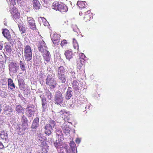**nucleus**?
Wrapping results in <instances>:
<instances>
[{"instance_id": "33", "label": "nucleus", "mask_w": 153, "mask_h": 153, "mask_svg": "<svg viewBox=\"0 0 153 153\" xmlns=\"http://www.w3.org/2000/svg\"><path fill=\"white\" fill-rule=\"evenodd\" d=\"M44 36H42L40 35H39V47L40 46L41 44V43L42 42H44Z\"/></svg>"}, {"instance_id": "14", "label": "nucleus", "mask_w": 153, "mask_h": 153, "mask_svg": "<svg viewBox=\"0 0 153 153\" xmlns=\"http://www.w3.org/2000/svg\"><path fill=\"white\" fill-rule=\"evenodd\" d=\"M58 115L60 117L65 120L67 119L69 115V113L65 110H62L58 113Z\"/></svg>"}, {"instance_id": "18", "label": "nucleus", "mask_w": 153, "mask_h": 153, "mask_svg": "<svg viewBox=\"0 0 153 153\" xmlns=\"http://www.w3.org/2000/svg\"><path fill=\"white\" fill-rule=\"evenodd\" d=\"M72 94V90L71 87H69L67 89L65 96L66 100H69L71 97Z\"/></svg>"}, {"instance_id": "24", "label": "nucleus", "mask_w": 153, "mask_h": 153, "mask_svg": "<svg viewBox=\"0 0 153 153\" xmlns=\"http://www.w3.org/2000/svg\"><path fill=\"white\" fill-rule=\"evenodd\" d=\"M68 10L67 7L65 4L61 3L58 10L62 13H64L66 12Z\"/></svg>"}, {"instance_id": "35", "label": "nucleus", "mask_w": 153, "mask_h": 153, "mask_svg": "<svg viewBox=\"0 0 153 153\" xmlns=\"http://www.w3.org/2000/svg\"><path fill=\"white\" fill-rule=\"evenodd\" d=\"M19 4L22 7L24 8L25 7L26 5V2L25 1H22L20 3H19Z\"/></svg>"}, {"instance_id": "25", "label": "nucleus", "mask_w": 153, "mask_h": 153, "mask_svg": "<svg viewBox=\"0 0 153 153\" xmlns=\"http://www.w3.org/2000/svg\"><path fill=\"white\" fill-rule=\"evenodd\" d=\"M73 54L72 51L69 50L66 51L65 53L66 59L69 60L72 58Z\"/></svg>"}, {"instance_id": "42", "label": "nucleus", "mask_w": 153, "mask_h": 153, "mask_svg": "<svg viewBox=\"0 0 153 153\" xmlns=\"http://www.w3.org/2000/svg\"><path fill=\"white\" fill-rule=\"evenodd\" d=\"M3 44L2 42H0V56H2V54L4 53L1 51L2 50L3 47Z\"/></svg>"}, {"instance_id": "8", "label": "nucleus", "mask_w": 153, "mask_h": 153, "mask_svg": "<svg viewBox=\"0 0 153 153\" xmlns=\"http://www.w3.org/2000/svg\"><path fill=\"white\" fill-rule=\"evenodd\" d=\"M36 108L34 106L29 104L27 105V107L26 108V115L30 118L33 117L34 115L35 111Z\"/></svg>"}, {"instance_id": "12", "label": "nucleus", "mask_w": 153, "mask_h": 153, "mask_svg": "<svg viewBox=\"0 0 153 153\" xmlns=\"http://www.w3.org/2000/svg\"><path fill=\"white\" fill-rule=\"evenodd\" d=\"M81 84L76 80H74L72 83V87L76 91L81 90L82 89Z\"/></svg>"}, {"instance_id": "5", "label": "nucleus", "mask_w": 153, "mask_h": 153, "mask_svg": "<svg viewBox=\"0 0 153 153\" xmlns=\"http://www.w3.org/2000/svg\"><path fill=\"white\" fill-rule=\"evenodd\" d=\"M32 52L30 47L26 45L24 48V56L26 61L28 62L32 59Z\"/></svg>"}, {"instance_id": "3", "label": "nucleus", "mask_w": 153, "mask_h": 153, "mask_svg": "<svg viewBox=\"0 0 153 153\" xmlns=\"http://www.w3.org/2000/svg\"><path fill=\"white\" fill-rule=\"evenodd\" d=\"M67 73L65 69L63 66H61L58 68L57 75L58 79L62 83H65L67 80V77L65 75Z\"/></svg>"}, {"instance_id": "47", "label": "nucleus", "mask_w": 153, "mask_h": 153, "mask_svg": "<svg viewBox=\"0 0 153 153\" xmlns=\"http://www.w3.org/2000/svg\"><path fill=\"white\" fill-rule=\"evenodd\" d=\"M4 146L3 143L0 142V149H3Z\"/></svg>"}, {"instance_id": "1", "label": "nucleus", "mask_w": 153, "mask_h": 153, "mask_svg": "<svg viewBox=\"0 0 153 153\" xmlns=\"http://www.w3.org/2000/svg\"><path fill=\"white\" fill-rule=\"evenodd\" d=\"M39 50L42 53V56L44 61L48 62L51 60V55L49 51L47 50V47L45 42L42 41Z\"/></svg>"}, {"instance_id": "19", "label": "nucleus", "mask_w": 153, "mask_h": 153, "mask_svg": "<svg viewBox=\"0 0 153 153\" xmlns=\"http://www.w3.org/2000/svg\"><path fill=\"white\" fill-rule=\"evenodd\" d=\"M24 109L20 105H17L16 107V111L19 115L23 114Z\"/></svg>"}, {"instance_id": "52", "label": "nucleus", "mask_w": 153, "mask_h": 153, "mask_svg": "<svg viewBox=\"0 0 153 153\" xmlns=\"http://www.w3.org/2000/svg\"><path fill=\"white\" fill-rule=\"evenodd\" d=\"M4 140H5V141L4 142V145L7 147L8 146V144H7L9 141V140L8 139V141H7L6 139Z\"/></svg>"}, {"instance_id": "26", "label": "nucleus", "mask_w": 153, "mask_h": 153, "mask_svg": "<svg viewBox=\"0 0 153 153\" xmlns=\"http://www.w3.org/2000/svg\"><path fill=\"white\" fill-rule=\"evenodd\" d=\"M61 3V2L56 1L54 2L52 4V8L56 10H58Z\"/></svg>"}, {"instance_id": "39", "label": "nucleus", "mask_w": 153, "mask_h": 153, "mask_svg": "<svg viewBox=\"0 0 153 153\" xmlns=\"http://www.w3.org/2000/svg\"><path fill=\"white\" fill-rule=\"evenodd\" d=\"M15 1V0H9L10 4V9H11L12 7H15L14 5L16 4Z\"/></svg>"}, {"instance_id": "9", "label": "nucleus", "mask_w": 153, "mask_h": 153, "mask_svg": "<svg viewBox=\"0 0 153 153\" xmlns=\"http://www.w3.org/2000/svg\"><path fill=\"white\" fill-rule=\"evenodd\" d=\"M45 139V137H42L40 135V137H39V140L41 141V143L40 146L43 152L45 153L47 152L48 149V146L46 143Z\"/></svg>"}, {"instance_id": "46", "label": "nucleus", "mask_w": 153, "mask_h": 153, "mask_svg": "<svg viewBox=\"0 0 153 153\" xmlns=\"http://www.w3.org/2000/svg\"><path fill=\"white\" fill-rule=\"evenodd\" d=\"M41 98L42 99V102H46V99L45 97L42 95L40 96Z\"/></svg>"}, {"instance_id": "38", "label": "nucleus", "mask_w": 153, "mask_h": 153, "mask_svg": "<svg viewBox=\"0 0 153 153\" xmlns=\"http://www.w3.org/2000/svg\"><path fill=\"white\" fill-rule=\"evenodd\" d=\"M66 152L67 153H77V150H74L73 149L66 150Z\"/></svg>"}, {"instance_id": "27", "label": "nucleus", "mask_w": 153, "mask_h": 153, "mask_svg": "<svg viewBox=\"0 0 153 153\" xmlns=\"http://www.w3.org/2000/svg\"><path fill=\"white\" fill-rule=\"evenodd\" d=\"M86 2L82 1H78L77 5L80 8L82 9L87 7V5H86Z\"/></svg>"}, {"instance_id": "16", "label": "nucleus", "mask_w": 153, "mask_h": 153, "mask_svg": "<svg viewBox=\"0 0 153 153\" xmlns=\"http://www.w3.org/2000/svg\"><path fill=\"white\" fill-rule=\"evenodd\" d=\"M18 64H19L21 71L23 72L26 73L27 66L25 61L20 60L19 63Z\"/></svg>"}, {"instance_id": "55", "label": "nucleus", "mask_w": 153, "mask_h": 153, "mask_svg": "<svg viewBox=\"0 0 153 153\" xmlns=\"http://www.w3.org/2000/svg\"><path fill=\"white\" fill-rule=\"evenodd\" d=\"M6 110L7 111H8L10 112H12V110L11 108L10 109L8 108Z\"/></svg>"}, {"instance_id": "51", "label": "nucleus", "mask_w": 153, "mask_h": 153, "mask_svg": "<svg viewBox=\"0 0 153 153\" xmlns=\"http://www.w3.org/2000/svg\"><path fill=\"white\" fill-rule=\"evenodd\" d=\"M0 135L1 139H2V140H4V139H5V137L3 135V134H2L1 132L0 133Z\"/></svg>"}, {"instance_id": "15", "label": "nucleus", "mask_w": 153, "mask_h": 153, "mask_svg": "<svg viewBox=\"0 0 153 153\" xmlns=\"http://www.w3.org/2000/svg\"><path fill=\"white\" fill-rule=\"evenodd\" d=\"M51 40L55 45H57L59 42L60 39V35L58 34H54L51 37Z\"/></svg>"}, {"instance_id": "41", "label": "nucleus", "mask_w": 153, "mask_h": 153, "mask_svg": "<svg viewBox=\"0 0 153 153\" xmlns=\"http://www.w3.org/2000/svg\"><path fill=\"white\" fill-rule=\"evenodd\" d=\"M2 134L5 137V139L6 140V141H8V134L6 132H5L4 131H1Z\"/></svg>"}, {"instance_id": "17", "label": "nucleus", "mask_w": 153, "mask_h": 153, "mask_svg": "<svg viewBox=\"0 0 153 153\" xmlns=\"http://www.w3.org/2000/svg\"><path fill=\"white\" fill-rule=\"evenodd\" d=\"M2 33L4 36L8 40L10 41L12 39L10 33L7 29H4Z\"/></svg>"}, {"instance_id": "54", "label": "nucleus", "mask_w": 153, "mask_h": 153, "mask_svg": "<svg viewBox=\"0 0 153 153\" xmlns=\"http://www.w3.org/2000/svg\"><path fill=\"white\" fill-rule=\"evenodd\" d=\"M19 97H20L21 100L23 101H24L25 100V98L23 97V96H22V95H21V96H20Z\"/></svg>"}, {"instance_id": "10", "label": "nucleus", "mask_w": 153, "mask_h": 153, "mask_svg": "<svg viewBox=\"0 0 153 153\" xmlns=\"http://www.w3.org/2000/svg\"><path fill=\"white\" fill-rule=\"evenodd\" d=\"M93 13L91 10H88L85 12L83 17V20L85 22L90 21L93 18Z\"/></svg>"}, {"instance_id": "49", "label": "nucleus", "mask_w": 153, "mask_h": 153, "mask_svg": "<svg viewBox=\"0 0 153 153\" xmlns=\"http://www.w3.org/2000/svg\"><path fill=\"white\" fill-rule=\"evenodd\" d=\"M18 83L19 86H20V85H22V80L19 79L18 80Z\"/></svg>"}, {"instance_id": "44", "label": "nucleus", "mask_w": 153, "mask_h": 153, "mask_svg": "<svg viewBox=\"0 0 153 153\" xmlns=\"http://www.w3.org/2000/svg\"><path fill=\"white\" fill-rule=\"evenodd\" d=\"M19 27L20 31H22L23 33H25V28L24 27L19 25Z\"/></svg>"}, {"instance_id": "11", "label": "nucleus", "mask_w": 153, "mask_h": 153, "mask_svg": "<svg viewBox=\"0 0 153 153\" xmlns=\"http://www.w3.org/2000/svg\"><path fill=\"white\" fill-rule=\"evenodd\" d=\"M10 10L11 14L13 16V18L15 19H18L20 16V14L18 12L17 9L15 7H11V9Z\"/></svg>"}, {"instance_id": "57", "label": "nucleus", "mask_w": 153, "mask_h": 153, "mask_svg": "<svg viewBox=\"0 0 153 153\" xmlns=\"http://www.w3.org/2000/svg\"><path fill=\"white\" fill-rule=\"evenodd\" d=\"M82 12H80L79 13V15L82 16Z\"/></svg>"}, {"instance_id": "43", "label": "nucleus", "mask_w": 153, "mask_h": 153, "mask_svg": "<svg viewBox=\"0 0 153 153\" xmlns=\"http://www.w3.org/2000/svg\"><path fill=\"white\" fill-rule=\"evenodd\" d=\"M46 94L48 98L50 100L52 98L51 93L50 91H48L47 92Z\"/></svg>"}, {"instance_id": "34", "label": "nucleus", "mask_w": 153, "mask_h": 153, "mask_svg": "<svg viewBox=\"0 0 153 153\" xmlns=\"http://www.w3.org/2000/svg\"><path fill=\"white\" fill-rule=\"evenodd\" d=\"M55 122L52 120H51L49 121V123L47 125H50V127H51L52 128L54 127L55 126Z\"/></svg>"}, {"instance_id": "29", "label": "nucleus", "mask_w": 153, "mask_h": 153, "mask_svg": "<svg viewBox=\"0 0 153 153\" xmlns=\"http://www.w3.org/2000/svg\"><path fill=\"white\" fill-rule=\"evenodd\" d=\"M38 118L36 117L33 121L32 125V128H37L38 126Z\"/></svg>"}, {"instance_id": "59", "label": "nucleus", "mask_w": 153, "mask_h": 153, "mask_svg": "<svg viewBox=\"0 0 153 153\" xmlns=\"http://www.w3.org/2000/svg\"><path fill=\"white\" fill-rule=\"evenodd\" d=\"M26 92V91H25V93Z\"/></svg>"}, {"instance_id": "56", "label": "nucleus", "mask_w": 153, "mask_h": 153, "mask_svg": "<svg viewBox=\"0 0 153 153\" xmlns=\"http://www.w3.org/2000/svg\"><path fill=\"white\" fill-rule=\"evenodd\" d=\"M2 105L0 103V113L1 112V111H2Z\"/></svg>"}, {"instance_id": "40", "label": "nucleus", "mask_w": 153, "mask_h": 153, "mask_svg": "<svg viewBox=\"0 0 153 153\" xmlns=\"http://www.w3.org/2000/svg\"><path fill=\"white\" fill-rule=\"evenodd\" d=\"M15 1V0H9L10 4V9H11L12 7H15L14 5L16 4Z\"/></svg>"}, {"instance_id": "45", "label": "nucleus", "mask_w": 153, "mask_h": 153, "mask_svg": "<svg viewBox=\"0 0 153 153\" xmlns=\"http://www.w3.org/2000/svg\"><path fill=\"white\" fill-rule=\"evenodd\" d=\"M42 107L44 110L47 108V105L46 102H42Z\"/></svg>"}, {"instance_id": "32", "label": "nucleus", "mask_w": 153, "mask_h": 153, "mask_svg": "<svg viewBox=\"0 0 153 153\" xmlns=\"http://www.w3.org/2000/svg\"><path fill=\"white\" fill-rule=\"evenodd\" d=\"M70 146L71 149L77 150V149L76 146V144L73 141H71L70 143Z\"/></svg>"}, {"instance_id": "23", "label": "nucleus", "mask_w": 153, "mask_h": 153, "mask_svg": "<svg viewBox=\"0 0 153 153\" xmlns=\"http://www.w3.org/2000/svg\"><path fill=\"white\" fill-rule=\"evenodd\" d=\"M8 85L9 88L12 90H13L15 88V85L13 83V80L10 78L8 79Z\"/></svg>"}, {"instance_id": "31", "label": "nucleus", "mask_w": 153, "mask_h": 153, "mask_svg": "<svg viewBox=\"0 0 153 153\" xmlns=\"http://www.w3.org/2000/svg\"><path fill=\"white\" fill-rule=\"evenodd\" d=\"M33 9L35 10L38 9V0H33Z\"/></svg>"}, {"instance_id": "4", "label": "nucleus", "mask_w": 153, "mask_h": 153, "mask_svg": "<svg viewBox=\"0 0 153 153\" xmlns=\"http://www.w3.org/2000/svg\"><path fill=\"white\" fill-rule=\"evenodd\" d=\"M54 101L55 104L60 105L61 106H66L63 100V97L61 92L59 91H56L55 94Z\"/></svg>"}, {"instance_id": "48", "label": "nucleus", "mask_w": 153, "mask_h": 153, "mask_svg": "<svg viewBox=\"0 0 153 153\" xmlns=\"http://www.w3.org/2000/svg\"><path fill=\"white\" fill-rule=\"evenodd\" d=\"M39 76L40 77V78H43L44 77H45V75L44 74V73H43L41 72L40 73Z\"/></svg>"}, {"instance_id": "53", "label": "nucleus", "mask_w": 153, "mask_h": 153, "mask_svg": "<svg viewBox=\"0 0 153 153\" xmlns=\"http://www.w3.org/2000/svg\"><path fill=\"white\" fill-rule=\"evenodd\" d=\"M44 3H48L50 1V0H42Z\"/></svg>"}, {"instance_id": "20", "label": "nucleus", "mask_w": 153, "mask_h": 153, "mask_svg": "<svg viewBox=\"0 0 153 153\" xmlns=\"http://www.w3.org/2000/svg\"><path fill=\"white\" fill-rule=\"evenodd\" d=\"M45 132L46 134L49 135L51 134L53 128L50 125L47 124L45 126Z\"/></svg>"}, {"instance_id": "50", "label": "nucleus", "mask_w": 153, "mask_h": 153, "mask_svg": "<svg viewBox=\"0 0 153 153\" xmlns=\"http://www.w3.org/2000/svg\"><path fill=\"white\" fill-rule=\"evenodd\" d=\"M81 140L79 138H76V139L75 141L76 143H79L80 142Z\"/></svg>"}, {"instance_id": "36", "label": "nucleus", "mask_w": 153, "mask_h": 153, "mask_svg": "<svg viewBox=\"0 0 153 153\" xmlns=\"http://www.w3.org/2000/svg\"><path fill=\"white\" fill-rule=\"evenodd\" d=\"M5 49L6 51L8 53L11 52V46L8 45H6L5 46Z\"/></svg>"}, {"instance_id": "28", "label": "nucleus", "mask_w": 153, "mask_h": 153, "mask_svg": "<svg viewBox=\"0 0 153 153\" xmlns=\"http://www.w3.org/2000/svg\"><path fill=\"white\" fill-rule=\"evenodd\" d=\"M22 126L23 129L20 128L19 126H18L17 128L18 130V134L19 135H22L24 134L25 133L24 131L27 128V127Z\"/></svg>"}, {"instance_id": "37", "label": "nucleus", "mask_w": 153, "mask_h": 153, "mask_svg": "<svg viewBox=\"0 0 153 153\" xmlns=\"http://www.w3.org/2000/svg\"><path fill=\"white\" fill-rule=\"evenodd\" d=\"M68 44L67 41L65 39H64L62 41L61 43V46L63 48L64 46H65Z\"/></svg>"}, {"instance_id": "7", "label": "nucleus", "mask_w": 153, "mask_h": 153, "mask_svg": "<svg viewBox=\"0 0 153 153\" xmlns=\"http://www.w3.org/2000/svg\"><path fill=\"white\" fill-rule=\"evenodd\" d=\"M46 84L51 88H54L56 84V80L51 74L48 75L46 79Z\"/></svg>"}, {"instance_id": "30", "label": "nucleus", "mask_w": 153, "mask_h": 153, "mask_svg": "<svg viewBox=\"0 0 153 153\" xmlns=\"http://www.w3.org/2000/svg\"><path fill=\"white\" fill-rule=\"evenodd\" d=\"M73 46L74 48L75 49H76L77 51H79V45L77 41L74 38L73 39Z\"/></svg>"}, {"instance_id": "58", "label": "nucleus", "mask_w": 153, "mask_h": 153, "mask_svg": "<svg viewBox=\"0 0 153 153\" xmlns=\"http://www.w3.org/2000/svg\"><path fill=\"white\" fill-rule=\"evenodd\" d=\"M44 21H45L46 20V19H45V18H44Z\"/></svg>"}, {"instance_id": "6", "label": "nucleus", "mask_w": 153, "mask_h": 153, "mask_svg": "<svg viewBox=\"0 0 153 153\" xmlns=\"http://www.w3.org/2000/svg\"><path fill=\"white\" fill-rule=\"evenodd\" d=\"M8 67L10 72L12 73H16L19 69V64L15 61H12L10 62Z\"/></svg>"}, {"instance_id": "2", "label": "nucleus", "mask_w": 153, "mask_h": 153, "mask_svg": "<svg viewBox=\"0 0 153 153\" xmlns=\"http://www.w3.org/2000/svg\"><path fill=\"white\" fill-rule=\"evenodd\" d=\"M86 57L83 53H80L79 54V58L77 61V71L80 74L82 69V67L85 65Z\"/></svg>"}, {"instance_id": "21", "label": "nucleus", "mask_w": 153, "mask_h": 153, "mask_svg": "<svg viewBox=\"0 0 153 153\" xmlns=\"http://www.w3.org/2000/svg\"><path fill=\"white\" fill-rule=\"evenodd\" d=\"M21 120L22 126L25 127L28 126V120L27 117L23 115L22 116Z\"/></svg>"}, {"instance_id": "22", "label": "nucleus", "mask_w": 153, "mask_h": 153, "mask_svg": "<svg viewBox=\"0 0 153 153\" xmlns=\"http://www.w3.org/2000/svg\"><path fill=\"white\" fill-rule=\"evenodd\" d=\"M62 128L63 131L65 133H69L70 131V128L68 125L65 123L62 126Z\"/></svg>"}, {"instance_id": "13", "label": "nucleus", "mask_w": 153, "mask_h": 153, "mask_svg": "<svg viewBox=\"0 0 153 153\" xmlns=\"http://www.w3.org/2000/svg\"><path fill=\"white\" fill-rule=\"evenodd\" d=\"M27 20L28 21V25L30 28L33 30H36V26L33 19L30 17H27Z\"/></svg>"}]
</instances>
